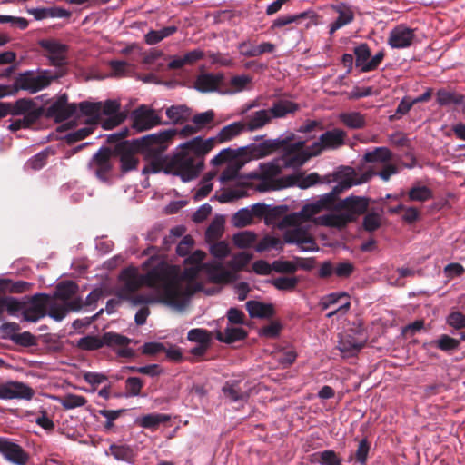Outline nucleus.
<instances>
[{
    "label": "nucleus",
    "mask_w": 465,
    "mask_h": 465,
    "mask_svg": "<svg viewBox=\"0 0 465 465\" xmlns=\"http://www.w3.org/2000/svg\"><path fill=\"white\" fill-rule=\"evenodd\" d=\"M287 185L297 186L301 189H307L318 183H331V180L327 177L323 179L317 173H311L305 174L303 173H298L286 177Z\"/></svg>",
    "instance_id": "412c9836"
},
{
    "label": "nucleus",
    "mask_w": 465,
    "mask_h": 465,
    "mask_svg": "<svg viewBox=\"0 0 465 465\" xmlns=\"http://www.w3.org/2000/svg\"><path fill=\"white\" fill-rule=\"evenodd\" d=\"M111 152L108 148L102 147L94 156L91 166L94 168L95 175L101 181H106L108 173L112 168L110 163Z\"/></svg>",
    "instance_id": "a211bd4d"
},
{
    "label": "nucleus",
    "mask_w": 465,
    "mask_h": 465,
    "mask_svg": "<svg viewBox=\"0 0 465 465\" xmlns=\"http://www.w3.org/2000/svg\"><path fill=\"white\" fill-rule=\"evenodd\" d=\"M177 31L175 25H170L160 30H151L145 35V42L148 45H156L163 39L173 35Z\"/></svg>",
    "instance_id": "a18cd8bd"
},
{
    "label": "nucleus",
    "mask_w": 465,
    "mask_h": 465,
    "mask_svg": "<svg viewBox=\"0 0 465 465\" xmlns=\"http://www.w3.org/2000/svg\"><path fill=\"white\" fill-rule=\"evenodd\" d=\"M224 76L223 74H200L194 83L195 89L201 93H212L217 92L221 94L223 90L221 87L223 84Z\"/></svg>",
    "instance_id": "f3484780"
},
{
    "label": "nucleus",
    "mask_w": 465,
    "mask_h": 465,
    "mask_svg": "<svg viewBox=\"0 0 465 465\" xmlns=\"http://www.w3.org/2000/svg\"><path fill=\"white\" fill-rule=\"evenodd\" d=\"M59 402L64 409L72 410L84 406L87 402V400L82 395L68 393L60 398Z\"/></svg>",
    "instance_id": "09e8293b"
},
{
    "label": "nucleus",
    "mask_w": 465,
    "mask_h": 465,
    "mask_svg": "<svg viewBox=\"0 0 465 465\" xmlns=\"http://www.w3.org/2000/svg\"><path fill=\"white\" fill-rule=\"evenodd\" d=\"M203 269L212 282L223 283L233 280V272L225 270L221 262H212L203 263Z\"/></svg>",
    "instance_id": "4be33fe9"
},
{
    "label": "nucleus",
    "mask_w": 465,
    "mask_h": 465,
    "mask_svg": "<svg viewBox=\"0 0 465 465\" xmlns=\"http://www.w3.org/2000/svg\"><path fill=\"white\" fill-rule=\"evenodd\" d=\"M203 159L196 157L192 152L180 149L167 162L164 173L179 176L184 183L195 179L203 168Z\"/></svg>",
    "instance_id": "7ed1b4c3"
},
{
    "label": "nucleus",
    "mask_w": 465,
    "mask_h": 465,
    "mask_svg": "<svg viewBox=\"0 0 465 465\" xmlns=\"http://www.w3.org/2000/svg\"><path fill=\"white\" fill-rule=\"evenodd\" d=\"M369 205V200L366 197H347L342 202V207L347 213L353 214V221L357 215L362 214L366 212Z\"/></svg>",
    "instance_id": "f704fd0d"
},
{
    "label": "nucleus",
    "mask_w": 465,
    "mask_h": 465,
    "mask_svg": "<svg viewBox=\"0 0 465 465\" xmlns=\"http://www.w3.org/2000/svg\"><path fill=\"white\" fill-rule=\"evenodd\" d=\"M49 297L46 294L36 293L23 309V320L29 322H36L47 314Z\"/></svg>",
    "instance_id": "9d476101"
},
{
    "label": "nucleus",
    "mask_w": 465,
    "mask_h": 465,
    "mask_svg": "<svg viewBox=\"0 0 465 465\" xmlns=\"http://www.w3.org/2000/svg\"><path fill=\"white\" fill-rule=\"evenodd\" d=\"M281 158L274 159L271 162L260 163V178L263 182H269L273 180L276 176L281 173L283 165Z\"/></svg>",
    "instance_id": "c9c22d12"
},
{
    "label": "nucleus",
    "mask_w": 465,
    "mask_h": 465,
    "mask_svg": "<svg viewBox=\"0 0 465 465\" xmlns=\"http://www.w3.org/2000/svg\"><path fill=\"white\" fill-rule=\"evenodd\" d=\"M436 346L438 349L443 351H450L457 350L460 346V341L450 337L447 334H442L439 339L432 341L429 343H424L423 347Z\"/></svg>",
    "instance_id": "37998d69"
},
{
    "label": "nucleus",
    "mask_w": 465,
    "mask_h": 465,
    "mask_svg": "<svg viewBox=\"0 0 465 465\" xmlns=\"http://www.w3.org/2000/svg\"><path fill=\"white\" fill-rule=\"evenodd\" d=\"M287 138L283 150L285 154L281 157L283 167L298 168L303 165L310 158L318 155V152L312 149V145L303 149L305 142L291 143Z\"/></svg>",
    "instance_id": "423d86ee"
},
{
    "label": "nucleus",
    "mask_w": 465,
    "mask_h": 465,
    "mask_svg": "<svg viewBox=\"0 0 465 465\" xmlns=\"http://www.w3.org/2000/svg\"><path fill=\"white\" fill-rule=\"evenodd\" d=\"M247 337V331L242 327L227 326L224 331L216 330L215 338L217 341L224 343H233L242 341Z\"/></svg>",
    "instance_id": "c756f323"
},
{
    "label": "nucleus",
    "mask_w": 465,
    "mask_h": 465,
    "mask_svg": "<svg viewBox=\"0 0 465 465\" xmlns=\"http://www.w3.org/2000/svg\"><path fill=\"white\" fill-rule=\"evenodd\" d=\"M286 139H269L265 140L260 143H253L250 146L251 154L256 158H262L266 155H269L273 151L276 150H283L284 145L286 144Z\"/></svg>",
    "instance_id": "5701e85b"
},
{
    "label": "nucleus",
    "mask_w": 465,
    "mask_h": 465,
    "mask_svg": "<svg viewBox=\"0 0 465 465\" xmlns=\"http://www.w3.org/2000/svg\"><path fill=\"white\" fill-rule=\"evenodd\" d=\"M346 133L339 128H334L323 133L318 141L312 144V149L318 152V155L323 150L337 149L344 144Z\"/></svg>",
    "instance_id": "9b49d317"
},
{
    "label": "nucleus",
    "mask_w": 465,
    "mask_h": 465,
    "mask_svg": "<svg viewBox=\"0 0 465 465\" xmlns=\"http://www.w3.org/2000/svg\"><path fill=\"white\" fill-rule=\"evenodd\" d=\"M209 252L213 257L223 259L230 252L229 244L224 241L213 242L210 245Z\"/></svg>",
    "instance_id": "774afa93"
},
{
    "label": "nucleus",
    "mask_w": 465,
    "mask_h": 465,
    "mask_svg": "<svg viewBox=\"0 0 465 465\" xmlns=\"http://www.w3.org/2000/svg\"><path fill=\"white\" fill-rule=\"evenodd\" d=\"M42 114V110L32 99H19L15 103H10V114L26 116L30 113Z\"/></svg>",
    "instance_id": "7c9ffc66"
},
{
    "label": "nucleus",
    "mask_w": 465,
    "mask_h": 465,
    "mask_svg": "<svg viewBox=\"0 0 465 465\" xmlns=\"http://www.w3.org/2000/svg\"><path fill=\"white\" fill-rule=\"evenodd\" d=\"M143 387V381L138 377H129L125 381L126 396H139Z\"/></svg>",
    "instance_id": "0e129e2a"
},
{
    "label": "nucleus",
    "mask_w": 465,
    "mask_h": 465,
    "mask_svg": "<svg viewBox=\"0 0 465 465\" xmlns=\"http://www.w3.org/2000/svg\"><path fill=\"white\" fill-rule=\"evenodd\" d=\"M232 221L235 227H245L252 223V213L248 208H242L233 214Z\"/></svg>",
    "instance_id": "4d7b16f0"
},
{
    "label": "nucleus",
    "mask_w": 465,
    "mask_h": 465,
    "mask_svg": "<svg viewBox=\"0 0 465 465\" xmlns=\"http://www.w3.org/2000/svg\"><path fill=\"white\" fill-rule=\"evenodd\" d=\"M363 345L362 341H359L354 335L347 334L340 340L338 349L344 356L350 357L356 355Z\"/></svg>",
    "instance_id": "72a5a7b5"
},
{
    "label": "nucleus",
    "mask_w": 465,
    "mask_h": 465,
    "mask_svg": "<svg viewBox=\"0 0 465 465\" xmlns=\"http://www.w3.org/2000/svg\"><path fill=\"white\" fill-rule=\"evenodd\" d=\"M233 243L242 249L251 247L256 241V234L251 231H243L235 233L232 238Z\"/></svg>",
    "instance_id": "603ef678"
},
{
    "label": "nucleus",
    "mask_w": 465,
    "mask_h": 465,
    "mask_svg": "<svg viewBox=\"0 0 465 465\" xmlns=\"http://www.w3.org/2000/svg\"><path fill=\"white\" fill-rule=\"evenodd\" d=\"M132 127L138 132H143L161 124V117L158 113L145 105H141L135 109L131 115Z\"/></svg>",
    "instance_id": "1a4fd4ad"
},
{
    "label": "nucleus",
    "mask_w": 465,
    "mask_h": 465,
    "mask_svg": "<svg viewBox=\"0 0 465 465\" xmlns=\"http://www.w3.org/2000/svg\"><path fill=\"white\" fill-rule=\"evenodd\" d=\"M333 8L337 12L338 17L330 24L329 34L331 35L354 20V13L349 5L342 3L335 5Z\"/></svg>",
    "instance_id": "393cba45"
},
{
    "label": "nucleus",
    "mask_w": 465,
    "mask_h": 465,
    "mask_svg": "<svg viewBox=\"0 0 465 465\" xmlns=\"http://www.w3.org/2000/svg\"><path fill=\"white\" fill-rule=\"evenodd\" d=\"M371 449V444L367 440V438H362L359 443L358 448L353 456H351V459L354 458L357 463L361 465H365L368 459V454Z\"/></svg>",
    "instance_id": "13d9d810"
},
{
    "label": "nucleus",
    "mask_w": 465,
    "mask_h": 465,
    "mask_svg": "<svg viewBox=\"0 0 465 465\" xmlns=\"http://www.w3.org/2000/svg\"><path fill=\"white\" fill-rule=\"evenodd\" d=\"M77 347L85 351L98 350L103 347V340L97 336H84L77 341Z\"/></svg>",
    "instance_id": "bf43d9fd"
},
{
    "label": "nucleus",
    "mask_w": 465,
    "mask_h": 465,
    "mask_svg": "<svg viewBox=\"0 0 465 465\" xmlns=\"http://www.w3.org/2000/svg\"><path fill=\"white\" fill-rule=\"evenodd\" d=\"M222 392L226 401L231 403L244 404L248 401L250 394L243 390L240 381H227L222 388Z\"/></svg>",
    "instance_id": "6ab92c4d"
},
{
    "label": "nucleus",
    "mask_w": 465,
    "mask_h": 465,
    "mask_svg": "<svg viewBox=\"0 0 465 465\" xmlns=\"http://www.w3.org/2000/svg\"><path fill=\"white\" fill-rule=\"evenodd\" d=\"M245 307L251 318L268 319L275 313L272 303H264L259 301H248Z\"/></svg>",
    "instance_id": "bb28decb"
},
{
    "label": "nucleus",
    "mask_w": 465,
    "mask_h": 465,
    "mask_svg": "<svg viewBox=\"0 0 465 465\" xmlns=\"http://www.w3.org/2000/svg\"><path fill=\"white\" fill-rule=\"evenodd\" d=\"M166 115L171 123L176 124L188 120L191 112L186 105H172L166 109Z\"/></svg>",
    "instance_id": "79ce46f5"
},
{
    "label": "nucleus",
    "mask_w": 465,
    "mask_h": 465,
    "mask_svg": "<svg viewBox=\"0 0 465 465\" xmlns=\"http://www.w3.org/2000/svg\"><path fill=\"white\" fill-rule=\"evenodd\" d=\"M172 417L167 413H149L137 419V423L145 429L154 430L161 426L165 427L171 420Z\"/></svg>",
    "instance_id": "cd10ccee"
},
{
    "label": "nucleus",
    "mask_w": 465,
    "mask_h": 465,
    "mask_svg": "<svg viewBox=\"0 0 465 465\" xmlns=\"http://www.w3.org/2000/svg\"><path fill=\"white\" fill-rule=\"evenodd\" d=\"M187 339L190 341L207 344L210 341L211 336L207 330L196 328L188 331Z\"/></svg>",
    "instance_id": "338daca9"
},
{
    "label": "nucleus",
    "mask_w": 465,
    "mask_h": 465,
    "mask_svg": "<svg viewBox=\"0 0 465 465\" xmlns=\"http://www.w3.org/2000/svg\"><path fill=\"white\" fill-rule=\"evenodd\" d=\"M284 242L295 244L302 252L318 251L317 243L309 231L304 227H294L284 232Z\"/></svg>",
    "instance_id": "0eeeda50"
},
{
    "label": "nucleus",
    "mask_w": 465,
    "mask_h": 465,
    "mask_svg": "<svg viewBox=\"0 0 465 465\" xmlns=\"http://www.w3.org/2000/svg\"><path fill=\"white\" fill-rule=\"evenodd\" d=\"M174 134L173 130H164L133 141L134 149L148 161L142 170L143 174L157 173L165 168L167 162L164 152L168 147V142Z\"/></svg>",
    "instance_id": "f03ea898"
},
{
    "label": "nucleus",
    "mask_w": 465,
    "mask_h": 465,
    "mask_svg": "<svg viewBox=\"0 0 465 465\" xmlns=\"http://www.w3.org/2000/svg\"><path fill=\"white\" fill-rule=\"evenodd\" d=\"M414 38V30L401 24L396 25L391 30L388 38V45L391 48L403 49L411 46Z\"/></svg>",
    "instance_id": "dca6fc26"
},
{
    "label": "nucleus",
    "mask_w": 465,
    "mask_h": 465,
    "mask_svg": "<svg viewBox=\"0 0 465 465\" xmlns=\"http://www.w3.org/2000/svg\"><path fill=\"white\" fill-rule=\"evenodd\" d=\"M399 172L400 170L395 164L386 163L379 172H365L359 180V183H366L372 176H379L382 181L387 182L392 175L397 174Z\"/></svg>",
    "instance_id": "ea45409f"
},
{
    "label": "nucleus",
    "mask_w": 465,
    "mask_h": 465,
    "mask_svg": "<svg viewBox=\"0 0 465 465\" xmlns=\"http://www.w3.org/2000/svg\"><path fill=\"white\" fill-rule=\"evenodd\" d=\"M299 109V104L289 100H279L273 103L269 109L272 119L282 118L289 114H293Z\"/></svg>",
    "instance_id": "e433bc0d"
},
{
    "label": "nucleus",
    "mask_w": 465,
    "mask_h": 465,
    "mask_svg": "<svg viewBox=\"0 0 465 465\" xmlns=\"http://www.w3.org/2000/svg\"><path fill=\"white\" fill-rule=\"evenodd\" d=\"M78 109L83 115L99 119L100 109H102L101 102L84 101L77 104V110Z\"/></svg>",
    "instance_id": "8fccbe9b"
},
{
    "label": "nucleus",
    "mask_w": 465,
    "mask_h": 465,
    "mask_svg": "<svg viewBox=\"0 0 465 465\" xmlns=\"http://www.w3.org/2000/svg\"><path fill=\"white\" fill-rule=\"evenodd\" d=\"M34 394V390L24 382H0V400H31Z\"/></svg>",
    "instance_id": "f8f14e48"
},
{
    "label": "nucleus",
    "mask_w": 465,
    "mask_h": 465,
    "mask_svg": "<svg viewBox=\"0 0 465 465\" xmlns=\"http://www.w3.org/2000/svg\"><path fill=\"white\" fill-rule=\"evenodd\" d=\"M39 118V114H34L33 112L30 113L26 116H23L22 118H18L15 121H13L9 124V130L15 132L22 128L29 127L31 124H33L36 120Z\"/></svg>",
    "instance_id": "e2e57ef3"
},
{
    "label": "nucleus",
    "mask_w": 465,
    "mask_h": 465,
    "mask_svg": "<svg viewBox=\"0 0 465 465\" xmlns=\"http://www.w3.org/2000/svg\"><path fill=\"white\" fill-rule=\"evenodd\" d=\"M214 142L215 138L213 137L203 140L201 136H197L184 143L181 148L192 152L196 157L203 159V156L213 149Z\"/></svg>",
    "instance_id": "b1692460"
},
{
    "label": "nucleus",
    "mask_w": 465,
    "mask_h": 465,
    "mask_svg": "<svg viewBox=\"0 0 465 465\" xmlns=\"http://www.w3.org/2000/svg\"><path fill=\"white\" fill-rule=\"evenodd\" d=\"M175 268L169 267L164 262H161L145 274L139 273L134 267L124 269L119 275L120 284L115 294L120 299H130L140 287L146 285L157 288L165 304H175L172 300L173 287L169 283L175 277Z\"/></svg>",
    "instance_id": "f257e3e1"
},
{
    "label": "nucleus",
    "mask_w": 465,
    "mask_h": 465,
    "mask_svg": "<svg viewBox=\"0 0 465 465\" xmlns=\"http://www.w3.org/2000/svg\"><path fill=\"white\" fill-rule=\"evenodd\" d=\"M246 129L244 123L234 122L224 126L219 133L215 139H218L220 143H224L232 140V138L239 135L242 132Z\"/></svg>",
    "instance_id": "a19ab883"
},
{
    "label": "nucleus",
    "mask_w": 465,
    "mask_h": 465,
    "mask_svg": "<svg viewBox=\"0 0 465 465\" xmlns=\"http://www.w3.org/2000/svg\"><path fill=\"white\" fill-rule=\"evenodd\" d=\"M76 114L77 104L74 103L69 104L66 94H60L57 99L46 108V116L54 119L55 122H63L76 115Z\"/></svg>",
    "instance_id": "6e6552de"
},
{
    "label": "nucleus",
    "mask_w": 465,
    "mask_h": 465,
    "mask_svg": "<svg viewBox=\"0 0 465 465\" xmlns=\"http://www.w3.org/2000/svg\"><path fill=\"white\" fill-rule=\"evenodd\" d=\"M271 120L272 116L269 109H262L248 115L244 124L248 131L252 132L262 128L269 124Z\"/></svg>",
    "instance_id": "473e14b6"
},
{
    "label": "nucleus",
    "mask_w": 465,
    "mask_h": 465,
    "mask_svg": "<svg viewBox=\"0 0 465 465\" xmlns=\"http://www.w3.org/2000/svg\"><path fill=\"white\" fill-rule=\"evenodd\" d=\"M223 230V221L222 219L213 220L206 230V241L209 242L217 241L220 237H222Z\"/></svg>",
    "instance_id": "864d4df0"
},
{
    "label": "nucleus",
    "mask_w": 465,
    "mask_h": 465,
    "mask_svg": "<svg viewBox=\"0 0 465 465\" xmlns=\"http://www.w3.org/2000/svg\"><path fill=\"white\" fill-rule=\"evenodd\" d=\"M213 176L212 174L208 173L202 179L199 184V188L194 193V198L196 200H202L211 193V191L213 190Z\"/></svg>",
    "instance_id": "69168bd1"
},
{
    "label": "nucleus",
    "mask_w": 465,
    "mask_h": 465,
    "mask_svg": "<svg viewBox=\"0 0 465 465\" xmlns=\"http://www.w3.org/2000/svg\"><path fill=\"white\" fill-rule=\"evenodd\" d=\"M50 153H53V151L50 149H45L38 153L32 156L25 163L27 168H31L33 170H40L42 169L47 162V158Z\"/></svg>",
    "instance_id": "5fc2aeb1"
},
{
    "label": "nucleus",
    "mask_w": 465,
    "mask_h": 465,
    "mask_svg": "<svg viewBox=\"0 0 465 465\" xmlns=\"http://www.w3.org/2000/svg\"><path fill=\"white\" fill-rule=\"evenodd\" d=\"M284 242L279 237L272 235H265L255 247L256 252H262L265 251L275 250L278 252L282 251Z\"/></svg>",
    "instance_id": "c03bdc74"
},
{
    "label": "nucleus",
    "mask_w": 465,
    "mask_h": 465,
    "mask_svg": "<svg viewBox=\"0 0 465 465\" xmlns=\"http://www.w3.org/2000/svg\"><path fill=\"white\" fill-rule=\"evenodd\" d=\"M252 83V77L247 74L232 76L229 81V88L221 92L222 94H234L242 92L248 88Z\"/></svg>",
    "instance_id": "58836bf2"
},
{
    "label": "nucleus",
    "mask_w": 465,
    "mask_h": 465,
    "mask_svg": "<svg viewBox=\"0 0 465 465\" xmlns=\"http://www.w3.org/2000/svg\"><path fill=\"white\" fill-rule=\"evenodd\" d=\"M168 266L174 267L176 270L175 277L169 282L173 287L172 300L176 303L168 305L181 310L186 306L189 298L193 294L194 290L190 282L197 277L202 268L191 265L182 272L179 266L171 264H168Z\"/></svg>",
    "instance_id": "20e7f679"
},
{
    "label": "nucleus",
    "mask_w": 465,
    "mask_h": 465,
    "mask_svg": "<svg viewBox=\"0 0 465 465\" xmlns=\"http://www.w3.org/2000/svg\"><path fill=\"white\" fill-rule=\"evenodd\" d=\"M299 280L295 276H281L273 279L272 284L280 291H292L296 288Z\"/></svg>",
    "instance_id": "6e6d98bb"
},
{
    "label": "nucleus",
    "mask_w": 465,
    "mask_h": 465,
    "mask_svg": "<svg viewBox=\"0 0 465 465\" xmlns=\"http://www.w3.org/2000/svg\"><path fill=\"white\" fill-rule=\"evenodd\" d=\"M138 447L131 446L123 441L111 444L106 455H112L115 460L126 463H134L138 455Z\"/></svg>",
    "instance_id": "aec40b11"
},
{
    "label": "nucleus",
    "mask_w": 465,
    "mask_h": 465,
    "mask_svg": "<svg viewBox=\"0 0 465 465\" xmlns=\"http://www.w3.org/2000/svg\"><path fill=\"white\" fill-rule=\"evenodd\" d=\"M322 465H342L341 459L332 450H327L315 454Z\"/></svg>",
    "instance_id": "680f3d73"
},
{
    "label": "nucleus",
    "mask_w": 465,
    "mask_h": 465,
    "mask_svg": "<svg viewBox=\"0 0 465 465\" xmlns=\"http://www.w3.org/2000/svg\"><path fill=\"white\" fill-rule=\"evenodd\" d=\"M40 45L47 52V57L50 64L55 67H61L67 64L68 47L56 40H43Z\"/></svg>",
    "instance_id": "ddd939ff"
},
{
    "label": "nucleus",
    "mask_w": 465,
    "mask_h": 465,
    "mask_svg": "<svg viewBox=\"0 0 465 465\" xmlns=\"http://www.w3.org/2000/svg\"><path fill=\"white\" fill-rule=\"evenodd\" d=\"M355 65L364 73L365 64H368L371 57V51L366 43H362L354 47Z\"/></svg>",
    "instance_id": "de8ad7c7"
},
{
    "label": "nucleus",
    "mask_w": 465,
    "mask_h": 465,
    "mask_svg": "<svg viewBox=\"0 0 465 465\" xmlns=\"http://www.w3.org/2000/svg\"><path fill=\"white\" fill-rule=\"evenodd\" d=\"M319 221L322 224L335 227V228H342L346 226L349 223L353 222V214L347 213L344 212L328 213L319 217Z\"/></svg>",
    "instance_id": "c85d7f7f"
},
{
    "label": "nucleus",
    "mask_w": 465,
    "mask_h": 465,
    "mask_svg": "<svg viewBox=\"0 0 465 465\" xmlns=\"http://www.w3.org/2000/svg\"><path fill=\"white\" fill-rule=\"evenodd\" d=\"M57 78L58 75L50 70L26 71L16 77L15 86L16 89L35 94L49 86Z\"/></svg>",
    "instance_id": "39448f33"
},
{
    "label": "nucleus",
    "mask_w": 465,
    "mask_h": 465,
    "mask_svg": "<svg viewBox=\"0 0 465 465\" xmlns=\"http://www.w3.org/2000/svg\"><path fill=\"white\" fill-rule=\"evenodd\" d=\"M101 106L100 117L102 115L107 116L102 124L104 129H113L125 119V114L120 111L121 105L118 101L107 100L104 103L101 102Z\"/></svg>",
    "instance_id": "2eb2a0df"
},
{
    "label": "nucleus",
    "mask_w": 465,
    "mask_h": 465,
    "mask_svg": "<svg viewBox=\"0 0 465 465\" xmlns=\"http://www.w3.org/2000/svg\"><path fill=\"white\" fill-rule=\"evenodd\" d=\"M436 101L440 106L456 105L465 111V95L455 91L439 89L436 93Z\"/></svg>",
    "instance_id": "a878e982"
},
{
    "label": "nucleus",
    "mask_w": 465,
    "mask_h": 465,
    "mask_svg": "<svg viewBox=\"0 0 465 465\" xmlns=\"http://www.w3.org/2000/svg\"><path fill=\"white\" fill-rule=\"evenodd\" d=\"M0 454L15 465H26L29 460L28 453L18 444L0 438Z\"/></svg>",
    "instance_id": "4468645a"
},
{
    "label": "nucleus",
    "mask_w": 465,
    "mask_h": 465,
    "mask_svg": "<svg viewBox=\"0 0 465 465\" xmlns=\"http://www.w3.org/2000/svg\"><path fill=\"white\" fill-rule=\"evenodd\" d=\"M392 159V153L387 147H376L371 151H367L363 155L366 163H388Z\"/></svg>",
    "instance_id": "4c0bfd02"
},
{
    "label": "nucleus",
    "mask_w": 465,
    "mask_h": 465,
    "mask_svg": "<svg viewBox=\"0 0 465 465\" xmlns=\"http://www.w3.org/2000/svg\"><path fill=\"white\" fill-rule=\"evenodd\" d=\"M21 309L22 304L16 298L11 296H0V316L5 310H6L10 315H15Z\"/></svg>",
    "instance_id": "3c124183"
},
{
    "label": "nucleus",
    "mask_w": 465,
    "mask_h": 465,
    "mask_svg": "<svg viewBox=\"0 0 465 465\" xmlns=\"http://www.w3.org/2000/svg\"><path fill=\"white\" fill-rule=\"evenodd\" d=\"M340 122L349 129L358 130L366 126V117L357 111L342 112L338 115Z\"/></svg>",
    "instance_id": "2f4dec72"
},
{
    "label": "nucleus",
    "mask_w": 465,
    "mask_h": 465,
    "mask_svg": "<svg viewBox=\"0 0 465 465\" xmlns=\"http://www.w3.org/2000/svg\"><path fill=\"white\" fill-rule=\"evenodd\" d=\"M340 301H341V302L350 301L349 295L344 292L330 293L322 298L320 305L322 306V310H326L331 305L339 303Z\"/></svg>",
    "instance_id": "052dcab7"
},
{
    "label": "nucleus",
    "mask_w": 465,
    "mask_h": 465,
    "mask_svg": "<svg viewBox=\"0 0 465 465\" xmlns=\"http://www.w3.org/2000/svg\"><path fill=\"white\" fill-rule=\"evenodd\" d=\"M408 198L413 202H426L433 198L432 191L425 185L411 187L408 192Z\"/></svg>",
    "instance_id": "49530a36"
}]
</instances>
